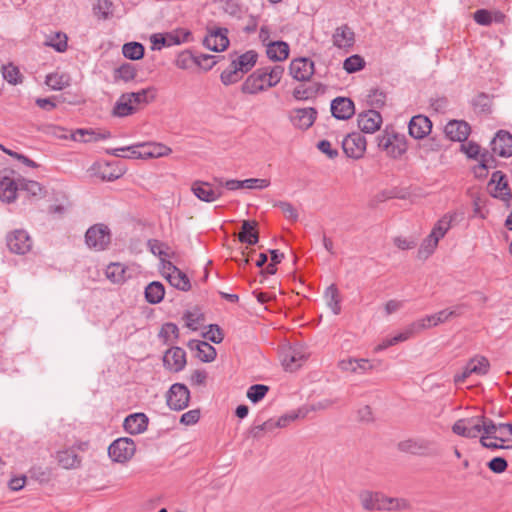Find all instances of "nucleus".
<instances>
[{
  "mask_svg": "<svg viewBox=\"0 0 512 512\" xmlns=\"http://www.w3.org/2000/svg\"><path fill=\"white\" fill-rule=\"evenodd\" d=\"M475 362L470 364L473 374L486 375L489 372L490 362L485 356L474 357Z\"/></svg>",
  "mask_w": 512,
  "mask_h": 512,
  "instance_id": "64",
  "label": "nucleus"
},
{
  "mask_svg": "<svg viewBox=\"0 0 512 512\" xmlns=\"http://www.w3.org/2000/svg\"><path fill=\"white\" fill-rule=\"evenodd\" d=\"M471 127L463 120H451L444 127L445 137L451 141L464 142L470 135Z\"/></svg>",
  "mask_w": 512,
  "mask_h": 512,
  "instance_id": "22",
  "label": "nucleus"
},
{
  "mask_svg": "<svg viewBox=\"0 0 512 512\" xmlns=\"http://www.w3.org/2000/svg\"><path fill=\"white\" fill-rule=\"evenodd\" d=\"M283 72L284 68L279 65L259 68L246 78L241 91L253 95L274 87L280 82Z\"/></svg>",
  "mask_w": 512,
  "mask_h": 512,
  "instance_id": "1",
  "label": "nucleus"
},
{
  "mask_svg": "<svg viewBox=\"0 0 512 512\" xmlns=\"http://www.w3.org/2000/svg\"><path fill=\"white\" fill-rule=\"evenodd\" d=\"M279 355L281 364L285 371L293 372L301 365L299 361H305L306 356L302 351V345L299 343H286L280 347Z\"/></svg>",
  "mask_w": 512,
  "mask_h": 512,
  "instance_id": "11",
  "label": "nucleus"
},
{
  "mask_svg": "<svg viewBox=\"0 0 512 512\" xmlns=\"http://www.w3.org/2000/svg\"><path fill=\"white\" fill-rule=\"evenodd\" d=\"M269 390L270 387L265 384H253L248 388L246 396L251 403L257 404L265 398Z\"/></svg>",
  "mask_w": 512,
  "mask_h": 512,
  "instance_id": "45",
  "label": "nucleus"
},
{
  "mask_svg": "<svg viewBox=\"0 0 512 512\" xmlns=\"http://www.w3.org/2000/svg\"><path fill=\"white\" fill-rule=\"evenodd\" d=\"M273 206L280 208L288 220L292 222L298 220V212L290 202L278 200L274 202Z\"/></svg>",
  "mask_w": 512,
  "mask_h": 512,
  "instance_id": "63",
  "label": "nucleus"
},
{
  "mask_svg": "<svg viewBox=\"0 0 512 512\" xmlns=\"http://www.w3.org/2000/svg\"><path fill=\"white\" fill-rule=\"evenodd\" d=\"M324 297L327 300V305L331 308L332 312L335 315L340 314L341 312V296L339 289L336 284L332 283L329 285L325 292Z\"/></svg>",
  "mask_w": 512,
  "mask_h": 512,
  "instance_id": "40",
  "label": "nucleus"
},
{
  "mask_svg": "<svg viewBox=\"0 0 512 512\" xmlns=\"http://www.w3.org/2000/svg\"><path fill=\"white\" fill-rule=\"evenodd\" d=\"M487 468L495 473L501 474L508 469V461L503 456H495L486 463Z\"/></svg>",
  "mask_w": 512,
  "mask_h": 512,
  "instance_id": "61",
  "label": "nucleus"
},
{
  "mask_svg": "<svg viewBox=\"0 0 512 512\" xmlns=\"http://www.w3.org/2000/svg\"><path fill=\"white\" fill-rule=\"evenodd\" d=\"M479 421L483 423L484 429L480 438L484 439H494L500 442H505V438L498 436L496 433L499 430V423H495L492 419L479 415Z\"/></svg>",
  "mask_w": 512,
  "mask_h": 512,
  "instance_id": "41",
  "label": "nucleus"
},
{
  "mask_svg": "<svg viewBox=\"0 0 512 512\" xmlns=\"http://www.w3.org/2000/svg\"><path fill=\"white\" fill-rule=\"evenodd\" d=\"M175 64L180 69H189L192 65H196V55L189 50L182 51L178 54Z\"/></svg>",
  "mask_w": 512,
  "mask_h": 512,
  "instance_id": "59",
  "label": "nucleus"
},
{
  "mask_svg": "<svg viewBox=\"0 0 512 512\" xmlns=\"http://www.w3.org/2000/svg\"><path fill=\"white\" fill-rule=\"evenodd\" d=\"M241 77L242 73L239 70H236V66L232 63L229 68L224 70L220 75L221 82L226 86L238 82Z\"/></svg>",
  "mask_w": 512,
  "mask_h": 512,
  "instance_id": "60",
  "label": "nucleus"
},
{
  "mask_svg": "<svg viewBox=\"0 0 512 512\" xmlns=\"http://www.w3.org/2000/svg\"><path fill=\"white\" fill-rule=\"evenodd\" d=\"M366 138L360 132L348 134L342 141V148L347 157L358 160L366 150Z\"/></svg>",
  "mask_w": 512,
  "mask_h": 512,
  "instance_id": "16",
  "label": "nucleus"
},
{
  "mask_svg": "<svg viewBox=\"0 0 512 512\" xmlns=\"http://www.w3.org/2000/svg\"><path fill=\"white\" fill-rule=\"evenodd\" d=\"M432 129V122L427 116H413L408 124L409 135L415 139H423Z\"/></svg>",
  "mask_w": 512,
  "mask_h": 512,
  "instance_id": "27",
  "label": "nucleus"
},
{
  "mask_svg": "<svg viewBox=\"0 0 512 512\" xmlns=\"http://www.w3.org/2000/svg\"><path fill=\"white\" fill-rule=\"evenodd\" d=\"M224 186L212 179L210 181L195 180L191 184V192L200 201L212 203L220 199L224 195Z\"/></svg>",
  "mask_w": 512,
  "mask_h": 512,
  "instance_id": "3",
  "label": "nucleus"
},
{
  "mask_svg": "<svg viewBox=\"0 0 512 512\" xmlns=\"http://www.w3.org/2000/svg\"><path fill=\"white\" fill-rule=\"evenodd\" d=\"M206 331L201 333L202 338L214 343L220 344L225 338V333L222 327L217 323L208 324L205 326Z\"/></svg>",
  "mask_w": 512,
  "mask_h": 512,
  "instance_id": "42",
  "label": "nucleus"
},
{
  "mask_svg": "<svg viewBox=\"0 0 512 512\" xmlns=\"http://www.w3.org/2000/svg\"><path fill=\"white\" fill-rule=\"evenodd\" d=\"M182 319L185 320V326L191 331L198 329L197 325H202L205 321V314L201 311V307L196 305L193 312L190 310L184 311Z\"/></svg>",
  "mask_w": 512,
  "mask_h": 512,
  "instance_id": "35",
  "label": "nucleus"
},
{
  "mask_svg": "<svg viewBox=\"0 0 512 512\" xmlns=\"http://www.w3.org/2000/svg\"><path fill=\"white\" fill-rule=\"evenodd\" d=\"M487 189L491 197L505 202L506 207L510 206L512 191L509 187L507 175L504 172L500 170L493 172Z\"/></svg>",
  "mask_w": 512,
  "mask_h": 512,
  "instance_id": "5",
  "label": "nucleus"
},
{
  "mask_svg": "<svg viewBox=\"0 0 512 512\" xmlns=\"http://www.w3.org/2000/svg\"><path fill=\"white\" fill-rule=\"evenodd\" d=\"M32 238L25 229H15L6 235L9 251L16 255H25L32 248Z\"/></svg>",
  "mask_w": 512,
  "mask_h": 512,
  "instance_id": "13",
  "label": "nucleus"
},
{
  "mask_svg": "<svg viewBox=\"0 0 512 512\" xmlns=\"http://www.w3.org/2000/svg\"><path fill=\"white\" fill-rule=\"evenodd\" d=\"M18 190H21L20 182L14 178L3 176L0 179V200L5 203H12L17 199Z\"/></svg>",
  "mask_w": 512,
  "mask_h": 512,
  "instance_id": "28",
  "label": "nucleus"
},
{
  "mask_svg": "<svg viewBox=\"0 0 512 512\" xmlns=\"http://www.w3.org/2000/svg\"><path fill=\"white\" fill-rule=\"evenodd\" d=\"M381 499V493L379 492H370V491H363L360 493V500L363 508L367 511H373V510H383V509H389L388 506H384L380 504Z\"/></svg>",
  "mask_w": 512,
  "mask_h": 512,
  "instance_id": "34",
  "label": "nucleus"
},
{
  "mask_svg": "<svg viewBox=\"0 0 512 512\" xmlns=\"http://www.w3.org/2000/svg\"><path fill=\"white\" fill-rule=\"evenodd\" d=\"M331 114L338 120H348L355 114L354 102L348 97H336L331 101Z\"/></svg>",
  "mask_w": 512,
  "mask_h": 512,
  "instance_id": "24",
  "label": "nucleus"
},
{
  "mask_svg": "<svg viewBox=\"0 0 512 512\" xmlns=\"http://www.w3.org/2000/svg\"><path fill=\"white\" fill-rule=\"evenodd\" d=\"M227 28H216L210 30L209 34L204 38L203 45L214 52L224 51L229 46Z\"/></svg>",
  "mask_w": 512,
  "mask_h": 512,
  "instance_id": "21",
  "label": "nucleus"
},
{
  "mask_svg": "<svg viewBox=\"0 0 512 512\" xmlns=\"http://www.w3.org/2000/svg\"><path fill=\"white\" fill-rule=\"evenodd\" d=\"M289 72L297 81H309L315 72L314 62L306 57L294 59L290 63Z\"/></svg>",
  "mask_w": 512,
  "mask_h": 512,
  "instance_id": "18",
  "label": "nucleus"
},
{
  "mask_svg": "<svg viewBox=\"0 0 512 512\" xmlns=\"http://www.w3.org/2000/svg\"><path fill=\"white\" fill-rule=\"evenodd\" d=\"M145 48L139 42H129L123 45L122 53L130 60H139L144 56Z\"/></svg>",
  "mask_w": 512,
  "mask_h": 512,
  "instance_id": "47",
  "label": "nucleus"
},
{
  "mask_svg": "<svg viewBox=\"0 0 512 512\" xmlns=\"http://www.w3.org/2000/svg\"><path fill=\"white\" fill-rule=\"evenodd\" d=\"M137 70L130 63L122 64L116 69V78H119L125 82H129L136 77Z\"/></svg>",
  "mask_w": 512,
  "mask_h": 512,
  "instance_id": "62",
  "label": "nucleus"
},
{
  "mask_svg": "<svg viewBox=\"0 0 512 512\" xmlns=\"http://www.w3.org/2000/svg\"><path fill=\"white\" fill-rule=\"evenodd\" d=\"M148 425L149 417L143 412L131 413L123 421V429L130 435H138L145 432Z\"/></svg>",
  "mask_w": 512,
  "mask_h": 512,
  "instance_id": "23",
  "label": "nucleus"
},
{
  "mask_svg": "<svg viewBox=\"0 0 512 512\" xmlns=\"http://www.w3.org/2000/svg\"><path fill=\"white\" fill-rule=\"evenodd\" d=\"M147 245L150 249V252L158 257H168L173 258L175 256V252H172L171 254H168L166 250L169 249V246L167 243L161 242L157 239H149L147 241Z\"/></svg>",
  "mask_w": 512,
  "mask_h": 512,
  "instance_id": "53",
  "label": "nucleus"
},
{
  "mask_svg": "<svg viewBox=\"0 0 512 512\" xmlns=\"http://www.w3.org/2000/svg\"><path fill=\"white\" fill-rule=\"evenodd\" d=\"M378 147L386 151L389 156L397 158L406 152L407 139L403 134L389 133L386 129L382 135L378 136Z\"/></svg>",
  "mask_w": 512,
  "mask_h": 512,
  "instance_id": "7",
  "label": "nucleus"
},
{
  "mask_svg": "<svg viewBox=\"0 0 512 512\" xmlns=\"http://www.w3.org/2000/svg\"><path fill=\"white\" fill-rule=\"evenodd\" d=\"M163 278L175 289L183 292H187L191 289V281L188 275L179 268V271L175 273H165L161 271Z\"/></svg>",
  "mask_w": 512,
  "mask_h": 512,
  "instance_id": "31",
  "label": "nucleus"
},
{
  "mask_svg": "<svg viewBox=\"0 0 512 512\" xmlns=\"http://www.w3.org/2000/svg\"><path fill=\"white\" fill-rule=\"evenodd\" d=\"M87 171L102 181H115L126 173L127 166L125 162H93Z\"/></svg>",
  "mask_w": 512,
  "mask_h": 512,
  "instance_id": "4",
  "label": "nucleus"
},
{
  "mask_svg": "<svg viewBox=\"0 0 512 512\" xmlns=\"http://www.w3.org/2000/svg\"><path fill=\"white\" fill-rule=\"evenodd\" d=\"M237 239L240 243L248 246L257 245L260 240L259 223L252 219L242 220Z\"/></svg>",
  "mask_w": 512,
  "mask_h": 512,
  "instance_id": "20",
  "label": "nucleus"
},
{
  "mask_svg": "<svg viewBox=\"0 0 512 512\" xmlns=\"http://www.w3.org/2000/svg\"><path fill=\"white\" fill-rule=\"evenodd\" d=\"M127 267L119 262L110 263L106 270L105 275L114 284H122L126 281Z\"/></svg>",
  "mask_w": 512,
  "mask_h": 512,
  "instance_id": "37",
  "label": "nucleus"
},
{
  "mask_svg": "<svg viewBox=\"0 0 512 512\" xmlns=\"http://www.w3.org/2000/svg\"><path fill=\"white\" fill-rule=\"evenodd\" d=\"M258 54L254 50H249L236 59L232 60V64L236 66L242 74L250 71L257 62Z\"/></svg>",
  "mask_w": 512,
  "mask_h": 512,
  "instance_id": "33",
  "label": "nucleus"
},
{
  "mask_svg": "<svg viewBox=\"0 0 512 512\" xmlns=\"http://www.w3.org/2000/svg\"><path fill=\"white\" fill-rule=\"evenodd\" d=\"M397 449L403 453H410L417 456H440L441 452L438 448L432 447V443L428 440L407 439L397 444Z\"/></svg>",
  "mask_w": 512,
  "mask_h": 512,
  "instance_id": "12",
  "label": "nucleus"
},
{
  "mask_svg": "<svg viewBox=\"0 0 512 512\" xmlns=\"http://www.w3.org/2000/svg\"><path fill=\"white\" fill-rule=\"evenodd\" d=\"M70 78L66 74L51 73L46 76L45 83L52 90H62L69 86Z\"/></svg>",
  "mask_w": 512,
  "mask_h": 512,
  "instance_id": "49",
  "label": "nucleus"
},
{
  "mask_svg": "<svg viewBox=\"0 0 512 512\" xmlns=\"http://www.w3.org/2000/svg\"><path fill=\"white\" fill-rule=\"evenodd\" d=\"M21 190H24L27 192L29 196L32 197H44L46 195L45 188L37 181L34 180H26L24 178L19 180Z\"/></svg>",
  "mask_w": 512,
  "mask_h": 512,
  "instance_id": "46",
  "label": "nucleus"
},
{
  "mask_svg": "<svg viewBox=\"0 0 512 512\" xmlns=\"http://www.w3.org/2000/svg\"><path fill=\"white\" fill-rule=\"evenodd\" d=\"M317 117V110L313 107L297 108L291 112V121L294 126L306 130L313 125Z\"/></svg>",
  "mask_w": 512,
  "mask_h": 512,
  "instance_id": "26",
  "label": "nucleus"
},
{
  "mask_svg": "<svg viewBox=\"0 0 512 512\" xmlns=\"http://www.w3.org/2000/svg\"><path fill=\"white\" fill-rule=\"evenodd\" d=\"M357 123L362 132L374 133L380 129L382 116L378 111L370 109L358 115Z\"/></svg>",
  "mask_w": 512,
  "mask_h": 512,
  "instance_id": "25",
  "label": "nucleus"
},
{
  "mask_svg": "<svg viewBox=\"0 0 512 512\" xmlns=\"http://www.w3.org/2000/svg\"><path fill=\"white\" fill-rule=\"evenodd\" d=\"M451 228V220H446V218L439 219L434 227L432 228L429 236L434 239L437 243L444 238L448 230Z\"/></svg>",
  "mask_w": 512,
  "mask_h": 512,
  "instance_id": "51",
  "label": "nucleus"
},
{
  "mask_svg": "<svg viewBox=\"0 0 512 512\" xmlns=\"http://www.w3.org/2000/svg\"><path fill=\"white\" fill-rule=\"evenodd\" d=\"M502 164H505V162H477V165L473 166L472 171L475 178L483 180L488 176L490 168H497L502 166Z\"/></svg>",
  "mask_w": 512,
  "mask_h": 512,
  "instance_id": "56",
  "label": "nucleus"
},
{
  "mask_svg": "<svg viewBox=\"0 0 512 512\" xmlns=\"http://www.w3.org/2000/svg\"><path fill=\"white\" fill-rule=\"evenodd\" d=\"M490 149L492 156H499L509 158L512 156V134L506 130H499L496 132L493 139L490 141ZM491 160H494L491 157Z\"/></svg>",
  "mask_w": 512,
  "mask_h": 512,
  "instance_id": "17",
  "label": "nucleus"
},
{
  "mask_svg": "<svg viewBox=\"0 0 512 512\" xmlns=\"http://www.w3.org/2000/svg\"><path fill=\"white\" fill-rule=\"evenodd\" d=\"M380 504L384 505V506H388L389 509H386L387 511H391V510L400 511V510L410 508V503L406 499L386 497L383 494H381Z\"/></svg>",
  "mask_w": 512,
  "mask_h": 512,
  "instance_id": "52",
  "label": "nucleus"
},
{
  "mask_svg": "<svg viewBox=\"0 0 512 512\" xmlns=\"http://www.w3.org/2000/svg\"><path fill=\"white\" fill-rule=\"evenodd\" d=\"M274 424L275 420L270 418L266 421H263L261 424L252 425L247 430V436L259 440L263 437L265 432H271L277 428V426H274Z\"/></svg>",
  "mask_w": 512,
  "mask_h": 512,
  "instance_id": "44",
  "label": "nucleus"
},
{
  "mask_svg": "<svg viewBox=\"0 0 512 512\" xmlns=\"http://www.w3.org/2000/svg\"><path fill=\"white\" fill-rule=\"evenodd\" d=\"M136 111L137 108L134 106L131 98L127 93H123L116 101L112 114L117 117H126L134 114Z\"/></svg>",
  "mask_w": 512,
  "mask_h": 512,
  "instance_id": "32",
  "label": "nucleus"
},
{
  "mask_svg": "<svg viewBox=\"0 0 512 512\" xmlns=\"http://www.w3.org/2000/svg\"><path fill=\"white\" fill-rule=\"evenodd\" d=\"M187 347L195 351V357L203 363H211L217 358V350L208 341L190 339L187 342Z\"/></svg>",
  "mask_w": 512,
  "mask_h": 512,
  "instance_id": "19",
  "label": "nucleus"
},
{
  "mask_svg": "<svg viewBox=\"0 0 512 512\" xmlns=\"http://www.w3.org/2000/svg\"><path fill=\"white\" fill-rule=\"evenodd\" d=\"M171 152L170 147L156 142L139 143L128 147L113 149L112 151L107 150V153L112 156L128 158L130 160L161 158L169 156Z\"/></svg>",
  "mask_w": 512,
  "mask_h": 512,
  "instance_id": "2",
  "label": "nucleus"
},
{
  "mask_svg": "<svg viewBox=\"0 0 512 512\" xmlns=\"http://www.w3.org/2000/svg\"><path fill=\"white\" fill-rule=\"evenodd\" d=\"M437 246H438V243L434 239L430 238L429 235L426 236L423 239V241L417 251V258L419 260L428 259L435 252Z\"/></svg>",
  "mask_w": 512,
  "mask_h": 512,
  "instance_id": "50",
  "label": "nucleus"
},
{
  "mask_svg": "<svg viewBox=\"0 0 512 512\" xmlns=\"http://www.w3.org/2000/svg\"><path fill=\"white\" fill-rule=\"evenodd\" d=\"M71 137L74 141L87 143L96 142L99 139L105 138L106 136L96 135L92 130L78 129L71 134Z\"/></svg>",
  "mask_w": 512,
  "mask_h": 512,
  "instance_id": "58",
  "label": "nucleus"
},
{
  "mask_svg": "<svg viewBox=\"0 0 512 512\" xmlns=\"http://www.w3.org/2000/svg\"><path fill=\"white\" fill-rule=\"evenodd\" d=\"M267 56L274 61H283L289 56V45L284 41H275L267 46Z\"/></svg>",
  "mask_w": 512,
  "mask_h": 512,
  "instance_id": "36",
  "label": "nucleus"
},
{
  "mask_svg": "<svg viewBox=\"0 0 512 512\" xmlns=\"http://www.w3.org/2000/svg\"><path fill=\"white\" fill-rule=\"evenodd\" d=\"M165 286L160 281H152L144 288V299L148 304L157 305L164 300Z\"/></svg>",
  "mask_w": 512,
  "mask_h": 512,
  "instance_id": "30",
  "label": "nucleus"
},
{
  "mask_svg": "<svg viewBox=\"0 0 512 512\" xmlns=\"http://www.w3.org/2000/svg\"><path fill=\"white\" fill-rule=\"evenodd\" d=\"M408 339H410V337L408 334H406V330L404 328L402 331L398 332L394 336L385 338L380 344L376 346L375 350L383 351L391 346L404 342Z\"/></svg>",
  "mask_w": 512,
  "mask_h": 512,
  "instance_id": "54",
  "label": "nucleus"
},
{
  "mask_svg": "<svg viewBox=\"0 0 512 512\" xmlns=\"http://www.w3.org/2000/svg\"><path fill=\"white\" fill-rule=\"evenodd\" d=\"M165 397L170 410L182 411L189 406L191 392L186 384L176 382L169 387Z\"/></svg>",
  "mask_w": 512,
  "mask_h": 512,
  "instance_id": "6",
  "label": "nucleus"
},
{
  "mask_svg": "<svg viewBox=\"0 0 512 512\" xmlns=\"http://www.w3.org/2000/svg\"><path fill=\"white\" fill-rule=\"evenodd\" d=\"M215 182H219L228 191H236L242 189L249 190H263L270 186L271 182L266 178H247L239 179H226L220 176H213Z\"/></svg>",
  "mask_w": 512,
  "mask_h": 512,
  "instance_id": "10",
  "label": "nucleus"
},
{
  "mask_svg": "<svg viewBox=\"0 0 512 512\" xmlns=\"http://www.w3.org/2000/svg\"><path fill=\"white\" fill-rule=\"evenodd\" d=\"M85 243L89 248L103 251L111 243V231L106 224L97 223L89 227L85 233Z\"/></svg>",
  "mask_w": 512,
  "mask_h": 512,
  "instance_id": "8",
  "label": "nucleus"
},
{
  "mask_svg": "<svg viewBox=\"0 0 512 512\" xmlns=\"http://www.w3.org/2000/svg\"><path fill=\"white\" fill-rule=\"evenodd\" d=\"M3 78L12 85L22 83L23 76L21 75L19 68L12 63L3 65L1 68Z\"/></svg>",
  "mask_w": 512,
  "mask_h": 512,
  "instance_id": "48",
  "label": "nucleus"
},
{
  "mask_svg": "<svg viewBox=\"0 0 512 512\" xmlns=\"http://www.w3.org/2000/svg\"><path fill=\"white\" fill-rule=\"evenodd\" d=\"M131 98L134 106L138 109L139 106H145L156 98V89L154 87H148L138 92L127 93Z\"/></svg>",
  "mask_w": 512,
  "mask_h": 512,
  "instance_id": "39",
  "label": "nucleus"
},
{
  "mask_svg": "<svg viewBox=\"0 0 512 512\" xmlns=\"http://www.w3.org/2000/svg\"><path fill=\"white\" fill-rule=\"evenodd\" d=\"M308 413L309 409L307 407H300L297 411H291L280 416L277 420H275L274 426H277V428H284L288 426L291 422L299 418L306 417Z\"/></svg>",
  "mask_w": 512,
  "mask_h": 512,
  "instance_id": "43",
  "label": "nucleus"
},
{
  "mask_svg": "<svg viewBox=\"0 0 512 512\" xmlns=\"http://www.w3.org/2000/svg\"><path fill=\"white\" fill-rule=\"evenodd\" d=\"M57 459L59 464L64 469H74L79 468L81 466L82 459L81 457L74 452L72 449H66L63 451H59L57 455Z\"/></svg>",
  "mask_w": 512,
  "mask_h": 512,
  "instance_id": "38",
  "label": "nucleus"
},
{
  "mask_svg": "<svg viewBox=\"0 0 512 512\" xmlns=\"http://www.w3.org/2000/svg\"><path fill=\"white\" fill-rule=\"evenodd\" d=\"M332 40L337 48H351L355 43V34L347 24H343L335 29Z\"/></svg>",
  "mask_w": 512,
  "mask_h": 512,
  "instance_id": "29",
  "label": "nucleus"
},
{
  "mask_svg": "<svg viewBox=\"0 0 512 512\" xmlns=\"http://www.w3.org/2000/svg\"><path fill=\"white\" fill-rule=\"evenodd\" d=\"M163 367L172 373L183 371L187 365L186 351L179 346H171L162 356Z\"/></svg>",
  "mask_w": 512,
  "mask_h": 512,
  "instance_id": "14",
  "label": "nucleus"
},
{
  "mask_svg": "<svg viewBox=\"0 0 512 512\" xmlns=\"http://www.w3.org/2000/svg\"><path fill=\"white\" fill-rule=\"evenodd\" d=\"M191 37V32L188 30H176L171 33L166 34H153L150 38L152 43V49H161L162 47H170L173 45H179L181 43L187 42Z\"/></svg>",
  "mask_w": 512,
  "mask_h": 512,
  "instance_id": "15",
  "label": "nucleus"
},
{
  "mask_svg": "<svg viewBox=\"0 0 512 512\" xmlns=\"http://www.w3.org/2000/svg\"><path fill=\"white\" fill-rule=\"evenodd\" d=\"M30 477L40 483H48L52 478L50 467L32 466L29 470Z\"/></svg>",
  "mask_w": 512,
  "mask_h": 512,
  "instance_id": "57",
  "label": "nucleus"
},
{
  "mask_svg": "<svg viewBox=\"0 0 512 512\" xmlns=\"http://www.w3.org/2000/svg\"><path fill=\"white\" fill-rule=\"evenodd\" d=\"M364 67H365V61L358 54L349 56L348 58H346L344 60V63H343V69L349 74L358 72V71L362 70Z\"/></svg>",
  "mask_w": 512,
  "mask_h": 512,
  "instance_id": "55",
  "label": "nucleus"
},
{
  "mask_svg": "<svg viewBox=\"0 0 512 512\" xmlns=\"http://www.w3.org/2000/svg\"><path fill=\"white\" fill-rule=\"evenodd\" d=\"M136 452V444L130 437H120L108 446V456L113 462L126 463Z\"/></svg>",
  "mask_w": 512,
  "mask_h": 512,
  "instance_id": "9",
  "label": "nucleus"
}]
</instances>
